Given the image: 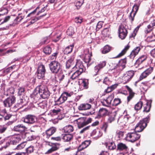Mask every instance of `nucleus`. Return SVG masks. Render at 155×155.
Wrapping results in <instances>:
<instances>
[{"mask_svg": "<svg viewBox=\"0 0 155 155\" xmlns=\"http://www.w3.org/2000/svg\"><path fill=\"white\" fill-rule=\"evenodd\" d=\"M26 143L25 142H23L17 146L16 149L18 150H21L24 148L25 147Z\"/></svg>", "mask_w": 155, "mask_h": 155, "instance_id": "55", "label": "nucleus"}, {"mask_svg": "<svg viewBox=\"0 0 155 155\" xmlns=\"http://www.w3.org/2000/svg\"><path fill=\"white\" fill-rule=\"evenodd\" d=\"M15 97L12 96L6 99L3 101L4 106L6 107H10L15 102Z\"/></svg>", "mask_w": 155, "mask_h": 155, "instance_id": "12", "label": "nucleus"}, {"mask_svg": "<svg viewBox=\"0 0 155 155\" xmlns=\"http://www.w3.org/2000/svg\"><path fill=\"white\" fill-rule=\"evenodd\" d=\"M65 97L64 95L62 93L59 97L58 99L57 100L55 101V102H57L59 104H61L64 103L65 101H66L65 98Z\"/></svg>", "mask_w": 155, "mask_h": 155, "instance_id": "31", "label": "nucleus"}, {"mask_svg": "<svg viewBox=\"0 0 155 155\" xmlns=\"http://www.w3.org/2000/svg\"><path fill=\"white\" fill-rule=\"evenodd\" d=\"M43 51L46 54L49 55L51 52V48L50 46H46L43 48Z\"/></svg>", "mask_w": 155, "mask_h": 155, "instance_id": "39", "label": "nucleus"}, {"mask_svg": "<svg viewBox=\"0 0 155 155\" xmlns=\"http://www.w3.org/2000/svg\"><path fill=\"white\" fill-rule=\"evenodd\" d=\"M118 122L122 123V125H125L127 123L129 122V119L127 117L125 116L124 118H119L118 120Z\"/></svg>", "mask_w": 155, "mask_h": 155, "instance_id": "38", "label": "nucleus"}, {"mask_svg": "<svg viewBox=\"0 0 155 155\" xmlns=\"http://www.w3.org/2000/svg\"><path fill=\"white\" fill-rule=\"evenodd\" d=\"M126 63L127 59L126 58H125L124 59H121L120 60L118 64H119L120 66L124 69L126 67Z\"/></svg>", "mask_w": 155, "mask_h": 155, "instance_id": "41", "label": "nucleus"}, {"mask_svg": "<svg viewBox=\"0 0 155 155\" xmlns=\"http://www.w3.org/2000/svg\"><path fill=\"white\" fill-rule=\"evenodd\" d=\"M56 128L54 127H51L47 130L45 132L46 138L49 139L50 136L54 134L56 131Z\"/></svg>", "mask_w": 155, "mask_h": 155, "instance_id": "18", "label": "nucleus"}, {"mask_svg": "<svg viewBox=\"0 0 155 155\" xmlns=\"http://www.w3.org/2000/svg\"><path fill=\"white\" fill-rule=\"evenodd\" d=\"M22 136L23 134L22 133L14 136L13 137L12 140L11 141V143H12L14 145L16 144L17 143H19L22 139H23Z\"/></svg>", "mask_w": 155, "mask_h": 155, "instance_id": "20", "label": "nucleus"}, {"mask_svg": "<svg viewBox=\"0 0 155 155\" xmlns=\"http://www.w3.org/2000/svg\"><path fill=\"white\" fill-rule=\"evenodd\" d=\"M112 48L108 45L105 46L103 49L102 51V53L103 54H106L110 52Z\"/></svg>", "mask_w": 155, "mask_h": 155, "instance_id": "40", "label": "nucleus"}, {"mask_svg": "<svg viewBox=\"0 0 155 155\" xmlns=\"http://www.w3.org/2000/svg\"><path fill=\"white\" fill-rule=\"evenodd\" d=\"M103 22L101 21H98L97 24L96 26V31H98L102 27L103 25Z\"/></svg>", "mask_w": 155, "mask_h": 155, "instance_id": "54", "label": "nucleus"}, {"mask_svg": "<svg viewBox=\"0 0 155 155\" xmlns=\"http://www.w3.org/2000/svg\"><path fill=\"white\" fill-rule=\"evenodd\" d=\"M108 125L107 122H104L103 123L101 129L104 130L105 132H106L107 131V129L108 127Z\"/></svg>", "mask_w": 155, "mask_h": 155, "instance_id": "56", "label": "nucleus"}, {"mask_svg": "<svg viewBox=\"0 0 155 155\" xmlns=\"http://www.w3.org/2000/svg\"><path fill=\"white\" fill-rule=\"evenodd\" d=\"M102 34L105 37L108 36L110 34V31L109 28H105L101 32Z\"/></svg>", "mask_w": 155, "mask_h": 155, "instance_id": "42", "label": "nucleus"}, {"mask_svg": "<svg viewBox=\"0 0 155 155\" xmlns=\"http://www.w3.org/2000/svg\"><path fill=\"white\" fill-rule=\"evenodd\" d=\"M91 141L90 140H85L83 141L79 145L78 147L84 150L88 147L91 144Z\"/></svg>", "mask_w": 155, "mask_h": 155, "instance_id": "24", "label": "nucleus"}, {"mask_svg": "<svg viewBox=\"0 0 155 155\" xmlns=\"http://www.w3.org/2000/svg\"><path fill=\"white\" fill-rule=\"evenodd\" d=\"M106 65V62L105 61H103L101 62L99 64L97 65V66H98L100 69H101L104 67Z\"/></svg>", "mask_w": 155, "mask_h": 155, "instance_id": "63", "label": "nucleus"}, {"mask_svg": "<svg viewBox=\"0 0 155 155\" xmlns=\"http://www.w3.org/2000/svg\"><path fill=\"white\" fill-rule=\"evenodd\" d=\"M130 47V46L128 44H127L126 46H125L124 48L122 51L118 55L114 58H120L124 55L127 52V51L129 49Z\"/></svg>", "mask_w": 155, "mask_h": 155, "instance_id": "27", "label": "nucleus"}, {"mask_svg": "<svg viewBox=\"0 0 155 155\" xmlns=\"http://www.w3.org/2000/svg\"><path fill=\"white\" fill-rule=\"evenodd\" d=\"M58 54V52L56 51V52L53 53L50 56V58L51 60L56 59Z\"/></svg>", "mask_w": 155, "mask_h": 155, "instance_id": "64", "label": "nucleus"}, {"mask_svg": "<svg viewBox=\"0 0 155 155\" xmlns=\"http://www.w3.org/2000/svg\"><path fill=\"white\" fill-rule=\"evenodd\" d=\"M124 69L121 66L117 64L114 68V69L117 72H120L122 71Z\"/></svg>", "mask_w": 155, "mask_h": 155, "instance_id": "58", "label": "nucleus"}, {"mask_svg": "<svg viewBox=\"0 0 155 155\" xmlns=\"http://www.w3.org/2000/svg\"><path fill=\"white\" fill-rule=\"evenodd\" d=\"M100 69L98 66L97 65L95 66L94 68V71H93L94 75H97Z\"/></svg>", "mask_w": 155, "mask_h": 155, "instance_id": "62", "label": "nucleus"}, {"mask_svg": "<svg viewBox=\"0 0 155 155\" xmlns=\"http://www.w3.org/2000/svg\"><path fill=\"white\" fill-rule=\"evenodd\" d=\"M62 139L64 142H69L72 140L73 136L72 134H64L62 135Z\"/></svg>", "mask_w": 155, "mask_h": 155, "instance_id": "19", "label": "nucleus"}, {"mask_svg": "<svg viewBox=\"0 0 155 155\" xmlns=\"http://www.w3.org/2000/svg\"><path fill=\"white\" fill-rule=\"evenodd\" d=\"M83 150L78 147L77 151L74 155H85V152L82 151Z\"/></svg>", "mask_w": 155, "mask_h": 155, "instance_id": "53", "label": "nucleus"}, {"mask_svg": "<svg viewBox=\"0 0 155 155\" xmlns=\"http://www.w3.org/2000/svg\"><path fill=\"white\" fill-rule=\"evenodd\" d=\"M150 120V116L149 115L146 118L140 121L136 126L134 131L137 132H139L142 131L146 127Z\"/></svg>", "mask_w": 155, "mask_h": 155, "instance_id": "1", "label": "nucleus"}, {"mask_svg": "<svg viewBox=\"0 0 155 155\" xmlns=\"http://www.w3.org/2000/svg\"><path fill=\"white\" fill-rule=\"evenodd\" d=\"M91 105L87 103L81 104L78 107L80 110H86L89 109L91 107Z\"/></svg>", "mask_w": 155, "mask_h": 155, "instance_id": "26", "label": "nucleus"}, {"mask_svg": "<svg viewBox=\"0 0 155 155\" xmlns=\"http://www.w3.org/2000/svg\"><path fill=\"white\" fill-rule=\"evenodd\" d=\"M134 74V72L133 70L126 72L123 77V80L124 81L125 83L129 82L133 78Z\"/></svg>", "mask_w": 155, "mask_h": 155, "instance_id": "9", "label": "nucleus"}, {"mask_svg": "<svg viewBox=\"0 0 155 155\" xmlns=\"http://www.w3.org/2000/svg\"><path fill=\"white\" fill-rule=\"evenodd\" d=\"M67 35L70 36H71L74 33V28L72 27H70L67 31Z\"/></svg>", "mask_w": 155, "mask_h": 155, "instance_id": "45", "label": "nucleus"}, {"mask_svg": "<svg viewBox=\"0 0 155 155\" xmlns=\"http://www.w3.org/2000/svg\"><path fill=\"white\" fill-rule=\"evenodd\" d=\"M128 147L125 144L122 143H119L117 146V150L120 151L126 150H127Z\"/></svg>", "mask_w": 155, "mask_h": 155, "instance_id": "28", "label": "nucleus"}, {"mask_svg": "<svg viewBox=\"0 0 155 155\" xmlns=\"http://www.w3.org/2000/svg\"><path fill=\"white\" fill-rule=\"evenodd\" d=\"M122 102L121 99L119 98H115L112 102V105L113 106H117Z\"/></svg>", "mask_w": 155, "mask_h": 155, "instance_id": "43", "label": "nucleus"}, {"mask_svg": "<svg viewBox=\"0 0 155 155\" xmlns=\"http://www.w3.org/2000/svg\"><path fill=\"white\" fill-rule=\"evenodd\" d=\"M153 29L154 28L152 27L150 25H148L144 31L145 36H146L147 34L152 31Z\"/></svg>", "mask_w": 155, "mask_h": 155, "instance_id": "47", "label": "nucleus"}, {"mask_svg": "<svg viewBox=\"0 0 155 155\" xmlns=\"http://www.w3.org/2000/svg\"><path fill=\"white\" fill-rule=\"evenodd\" d=\"M24 18V17L21 14H18V16L14 20L13 23L15 24H18Z\"/></svg>", "mask_w": 155, "mask_h": 155, "instance_id": "33", "label": "nucleus"}, {"mask_svg": "<svg viewBox=\"0 0 155 155\" xmlns=\"http://www.w3.org/2000/svg\"><path fill=\"white\" fill-rule=\"evenodd\" d=\"M84 55L83 60L88 65L91 60V58L92 56L91 51H90L88 48H86L84 50Z\"/></svg>", "mask_w": 155, "mask_h": 155, "instance_id": "8", "label": "nucleus"}, {"mask_svg": "<svg viewBox=\"0 0 155 155\" xmlns=\"http://www.w3.org/2000/svg\"><path fill=\"white\" fill-rule=\"evenodd\" d=\"M82 120V122H78V127L79 128L83 127L87 125L85 122L84 121V118L81 119Z\"/></svg>", "mask_w": 155, "mask_h": 155, "instance_id": "46", "label": "nucleus"}, {"mask_svg": "<svg viewBox=\"0 0 155 155\" xmlns=\"http://www.w3.org/2000/svg\"><path fill=\"white\" fill-rule=\"evenodd\" d=\"M48 66L51 73L55 74H58L61 68V64L56 61L51 62L48 64Z\"/></svg>", "mask_w": 155, "mask_h": 155, "instance_id": "3", "label": "nucleus"}, {"mask_svg": "<svg viewBox=\"0 0 155 155\" xmlns=\"http://www.w3.org/2000/svg\"><path fill=\"white\" fill-rule=\"evenodd\" d=\"M84 67L82 62L80 60H77L74 67L72 68L71 71H77L82 73L84 71Z\"/></svg>", "mask_w": 155, "mask_h": 155, "instance_id": "10", "label": "nucleus"}, {"mask_svg": "<svg viewBox=\"0 0 155 155\" xmlns=\"http://www.w3.org/2000/svg\"><path fill=\"white\" fill-rule=\"evenodd\" d=\"M105 145L106 146H108V149L110 150H114L116 148L115 143L113 141L106 142Z\"/></svg>", "mask_w": 155, "mask_h": 155, "instance_id": "29", "label": "nucleus"}, {"mask_svg": "<svg viewBox=\"0 0 155 155\" xmlns=\"http://www.w3.org/2000/svg\"><path fill=\"white\" fill-rule=\"evenodd\" d=\"M147 40L149 42L154 41L155 40V35H152L148 37L147 38Z\"/></svg>", "mask_w": 155, "mask_h": 155, "instance_id": "59", "label": "nucleus"}, {"mask_svg": "<svg viewBox=\"0 0 155 155\" xmlns=\"http://www.w3.org/2000/svg\"><path fill=\"white\" fill-rule=\"evenodd\" d=\"M143 105V102L141 101H140L135 105L134 109L136 110H140L141 109Z\"/></svg>", "mask_w": 155, "mask_h": 155, "instance_id": "35", "label": "nucleus"}, {"mask_svg": "<svg viewBox=\"0 0 155 155\" xmlns=\"http://www.w3.org/2000/svg\"><path fill=\"white\" fill-rule=\"evenodd\" d=\"M81 85L84 89H87L89 87L88 79H84L82 80Z\"/></svg>", "mask_w": 155, "mask_h": 155, "instance_id": "34", "label": "nucleus"}, {"mask_svg": "<svg viewBox=\"0 0 155 155\" xmlns=\"http://www.w3.org/2000/svg\"><path fill=\"white\" fill-rule=\"evenodd\" d=\"M82 20L81 17H77L75 18L74 21L76 23L80 24L82 22Z\"/></svg>", "mask_w": 155, "mask_h": 155, "instance_id": "61", "label": "nucleus"}, {"mask_svg": "<svg viewBox=\"0 0 155 155\" xmlns=\"http://www.w3.org/2000/svg\"><path fill=\"white\" fill-rule=\"evenodd\" d=\"M118 31L119 32V36L121 39H125L127 34V30L125 28L123 25L121 24L119 26Z\"/></svg>", "mask_w": 155, "mask_h": 155, "instance_id": "7", "label": "nucleus"}, {"mask_svg": "<svg viewBox=\"0 0 155 155\" xmlns=\"http://www.w3.org/2000/svg\"><path fill=\"white\" fill-rule=\"evenodd\" d=\"M140 137V135L134 131V132L128 133L126 138L129 141L133 143L139 140Z\"/></svg>", "mask_w": 155, "mask_h": 155, "instance_id": "4", "label": "nucleus"}, {"mask_svg": "<svg viewBox=\"0 0 155 155\" xmlns=\"http://www.w3.org/2000/svg\"><path fill=\"white\" fill-rule=\"evenodd\" d=\"M4 111L5 113L4 114L3 119L5 121L9 120L11 117L12 115L7 113L5 109L4 110Z\"/></svg>", "mask_w": 155, "mask_h": 155, "instance_id": "48", "label": "nucleus"}, {"mask_svg": "<svg viewBox=\"0 0 155 155\" xmlns=\"http://www.w3.org/2000/svg\"><path fill=\"white\" fill-rule=\"evenodd\" d=\"M139 6L140 4H135L133 7L132 11L129 17V19L131 22L134 21V17L138 10Z\"/></svg>", "mask_w": 155, "mask_h": 155, "instance_id": "11", "label": "nucleus"}, {"mask_svg": "<svg viewBox=\"0 0 155 155\" xmlns=\"http://www.w3.org/2000/svg\"><path fill=\"white\" fill-rule=\"evenodd\" d=\"M151 101H147L145 104L143 103V112L147 113L150 111L151 107Z\"/></svg>", "mask_w": 155, "mask_h": 155, "instance_id": "25", "label": "nucleus"}, {"mask_svg": "<svg viewBox=\"0 0 155 155\" xmlns=\"http://www.w3.org/2000/svg\"><path fill=\"white\" fill-rule=\"evenodd\" d=\"M73 71L74 72L71 77V78L72 80L78 79L79 76L82 73L77 71Z\"/></svg>", "mask_w": 155, "mask_h": 155, "instance_id": "32", "label": "nucleus"}, {"mask_svg": "<svg viewBox=\"0 0 155 155\" xmlns=\"http://www.w3.org/2000/svg\"><path fill=\"white\" fill-rule=\"evenodd\" d=\"M34 149V147L33 146H31L27 148L26 150L27 153L29 154L33 153Z\"/></svg>", "mask_w": 155, "mask_h": 155, "instance_id": "52", "label": "nucleus"}, {"mask_svg": "<svg viewBox=\"0 0 155 155\" xmlns=\"http://www.w3.org/2000/svg\"><path fill=\"white\" fill-rule=\"evenodd\" d=\"M74 46V44H72L69 46H67L64 49L63 52L64 54H67L71 53Z\"/></svg>", "mask_w": 155, "mask_h": 155, "instance_id": "30", "label": "nucleus"}, {"mask_svg": "<svg viewBox=\"0 0 155 155\" xmlns=\"http://www.w3.org/2000/svg\"><path fill=\"white\" fill-rule=\"evenodd\" d=\"M22 134L23 139H25L27 141H31L36 138V136L29 132L23 133Z\"/></svg>", "mask_w": 155, "mask_h": 155, "instance_id": "16", "label": "nucleus"}, {"mask_svg": "<svg viewBox=\"0 0 155 155\" xmlns=\"http://www.w3.org/2000/svg\"><path fill=\"white\" fill-rule=\"evenodd\" d=\"M8 11L7 9L2 8L0 10V16L7 14Z\"/></svg>", "mask_w": 155, "mask_h": 155, "instance_id": "50", "label": "nucleus"}, {"mask_svg": "<svg viewBox=\"0 0 155 155\" xmlns=\"http://www.w3.org/2000/svg\"><path fill=\"white\" fill-rule=\"evenodd\" d=\"M153 68L150 67L143 72L141 74L140 77V80H141L143 79L146 78L147 76L150 74L153 71Z\"/></svg>", "mask_w": 155, "mask_h": 155, "instance_id": "14", "label": "nucleus"}, {"mask_svg": "<svg viewBox=\"0 0 155 155\" xmlns=\"http://www.w3.org/2000/svg\"><path fill=\"white\" fill-rule=\"evenodd\" d=\"M25 88L22 87H20L18 88V95L19 96H21L24 94Z\"/></svg>", "mask_w": 155, "mask_h": 155, "instance_id": "51", "label": "nucleus"}, {"mask_svg": "<svg viewBox=\"0 0 155 155\" xmlns=\"http://www.w3.org/2000/svg\"><path fill=\"white\" fill-rule=\"evenodd\" d=\"M129 93V95L127 97V101L129 102L134 97L135 93L133 91L132 89L128 86L126 85L125 86Z\"/></svg>", "mask_w": 155, "mask_h": 155, "instance_id": "23", "label": "nucleus"}, {"mask_svg": "<svg viewBox=\"0 0 155 155\" xmlns=\"http://www.w3.org/2000/svg\"><path fill=\"white\" fill-rule=\"evenodd\" d=\"M36 89L38 92L41 97L43 99H48L50 96V93L48 88L44 85L37 86Z\"/></svg>", "mask_w": 155, "mask_h": 155, "instance_id": "2", "label": "nucleus"}, {"mask_svg": "<svg viewBox=\"0 0 155 155\" xmlns=\"http://www.w3.org/2000/svg\"><path fill=\"white\" fill-rule=\"evenodd\" d=\"M102 105L104 106L108 107L110 105V103L108 102L107 100V99H104L102 101H101Z\"/></svg>", "mask_w": 155, "mask_h": 155, "instance_id": "60", "label": "nucleus"}, {"mask_svg": "<svg viewBox=\"0 0 155 155\" xmlns=\"http://www.w3.org/2000/svg\"><path fill=\"white\" fill-rule=\"evenodd\" d=\"M142 48V47L141 46H137L131 51L129 57L132 61H133L135 56L138 54Z\"/></svg>", "mask_w": 155, "mask_h": 155, "instance_id": "13", "label": "nucleus"}, {"mask_svg": "<svg viewBox=\"0 0 155 155\" xmlns=\"http://www.w3.org/2000/svg\"><path fill=\"white\" fill-rule=\"evenodd\" d=\"M116 114L115 113H111L108 116L107 119V122L111 123L115 120V117Z\"/></svg>", "mask_w": 155, "mask_h": 155, "instance_id": "36", "label": "nucleus"}, {"mask_svg": "<svg viewBox=\"0 0 155 155\" xmlns=\"http://www.w3.org/2000/svg\"><path fill=\"white\" fill-rule=\"evenodd\" d=\"M46 15V14H45L43 15L40 16V17H35L31 20V22L32 24H33L35 22L37 21L38 20L41 19V18L43 17L44 16H45Z\"/></svg>", "mask_w": 155, "mask_h": 155, "instance_id": "57", "label": "nucleus"}, {"mask_svg": "<svg viewBox=\"0 0 155 155\" xmlns=\"http://www.w3.org/2000/svg\"><path fill=\"white\" fill-rule=\"evenodd\" d=\"M51 148L48 150L46 152V153L49 154L52 153L54 151L57 150L58 149V146H59L60 144L58 143H51Z\"/></svg>", "mask_w": 155, "mask_h": 155, "instance_id": "21", "label": "nucleus"}, {"mask_svg": "<svg viewBox=\"0 0 155 155\" xmlns=\"http://www.w3.org/2000/svg\"><path fill=\"white\" fill-rule=\"evenodd\" d=\"M49 37H45L41 39V41L40 43L41 45H43L44 44H47L50 41Z\"/></svg>", "mask_w": 155, "mask_h": 155, "instance_id": "44", "label": "nucleus"}, {"mask_svg": "<svg viewBox=\"0 0 155 155\" xmlns=\"http://www.w3.org/2000/svg\"><path fill=\"white\" fill-rule=\"evenodd\" d=\"M25 127L23 124H19L15 126L13 130L15 131L19 132L22 134L25 133Z\"/></svg>", "mask_w": 155, "mask_h": 155, "instance_id": "17", "label": "nucleus"}, {"mask_svg": "<svg viewBox=\"0 0 155 155\" xmlns=\"http://www.w3.org/2000/svg\"><path fill=\"white\" fill-rule=\"evenodd\" d=\"M64 130L65 132L70 133L73 131L74 128L72 126L68 125L64 127Z\"/></svg>", "mask_w": 155, "mask_h": 155, "instance_id": "37", "label": "nucleus"}, {"mask_svg": "<svg viewBox=\"0 0 155 155\" xmlns=\"http://www.w3.org/2000/svg\"><path fill=\"white\" fill-rule=\"evenodd\" d=\"M65 97V99L66 101L68 98L70 97L72 95H73V93L72 92H69L67 91H64L63 93Z\"/></svg>", "mask_w": 155, "mask_h": 155, "instance_id": "49", "label": "nucleus"}, {"mask_svg": "<svg viewBox=\"0 0 155 155\" xmlns=\"http://www.w3.org/2000/svg\"><path fill=\"white\" fill-rule=\"evenodd\" d=\"M46 72L45 66L42 64H40L38 67L36 72L38 78L41 79L45 78Z\"/></svg>", "mask_w": 155, "mask_h": 155, "instance_id": "5", "label": "nucleus"}, {"mask_svg": "<svg viewBox=\"0 0 155 155\" xmlns=\"http://www.w3.org/2000/svg\"><path fill=\"white\" fill-rule=\"evenodd\" d=\"M22 120L28 124H32L36 121V118L33 115L28 114L23 117Z\"/></svg>", "mask_w": 155, "mask_h": 155, "instance_id": "6", "label": "nucleus"}, {"mask_svg": "<svg viewBox=\"0 0 155 155\" xmlns=\"http://www.w3.org/2000/svg\"><path fill=\"white\" fill-rule=\"evenodd\" d=\"M75 56L73 55L71 56L70 58L66 61V66L67 69H69L70 68H72L75 66V64L74 61L75 58Z\"/></svg>", "mask_w": 155, "mask_h": 155, "instance_id": "15", "label": "nucleus"}, {"mask_svg": "<svg viewBox=\"0 0 155 155\" xmlns=\"http://www.w3.org/2000/svg\"><path fill=\"white\" fill-rule=\"evenodd\" d=\"M108 111V110L106 108H100L97 114V118H100L101 117L107 115Z\"/></svg>", "mask_w": 155, "mask_h": 155, "instance_id": "22", "label": "nucleus"}]
</instances>
